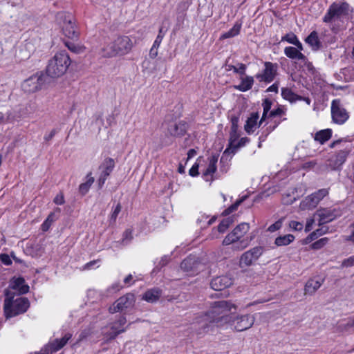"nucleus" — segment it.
<instances>
[{
	"instance_id": "obj_1",
	"label": "nucleus",
	"mask_w": 354,
	"mask_h": 354,
	"mask_svg": "<svg viewBox=\"0 0 354 354\" xmlns=\"http://www.w3.org/2000/svg\"><path fill=\"white\" fill-rule=\"evenodd\" d=\"M232 308L236 309V306L230 301L222 300L214 302L212 310L197 322L198 334L204 335L212 331L214 324L217 326H221L230 322L231 317L226 315V313Z\"/></svg>"
},
{
	"instance_id": "obj_2",
	"label": "nucleus",
	"mask_w": 354,
	"mask_h": 354,
	"mask_svg": "<svg viewBox=\"0 0 354 354\" xmlns=\"http://www.w3.org/2000/svg\"><path fill=\"white\" fill-rule=\"evenodd\" d=\"M15 292L6 290L4 313L6 317H12L25 313L29 307V301L25 297L15 298Z\"/></svg>"
},
{
	"instance_id": "obj_3",
	"label": "nucleus",
	"mask_w": 354,
	"mask_h": 354,
	"mask_svg": "<svg viewBox=\"0 0 354 354\" xmlns=\"http://www.w3.org/2000/svg\"><path fill=\"white\" fill-rule=\"evenodd\" d=\"M134 46L131 39L126 35L117 37L103 48L104 55L107 57L124 56L129 53Z\"/></svg>"
},
{
	"instance_id": "obj_4",
	"label": "nucleus",
	"mask_w": 354,
	"mask_h": 354,
	"mask_svg": "<svg viewBox=\"0 0 354 354\" xmlns=\"http://www.w3.org/2000/svg\"><path fill=\"white\" fill-rule=\"evenodd\" d=\"M71 64V59L68 53L64 51L57 53L48 62L46 73L48 76L56 78L63 75Z\"/></svg>"
},
{
	"instance_id": "obj_5",
	"label": "nucleus",
	"mask_w": 354,
	"mask_h": 354,
	"mask_svg": "<svg viewBox=\"0 0 354 354\" xmlns=\"http://www.w3.org/2000/svg\"><path fill=\"white\" fill-rule=\"evenodd\" d=\"M349 5L346 2L333 3L323 17V21L326 24L332 23L343 15H348Z\"/></svg>"
},
{
	"instance_id": "obj_6",
	"label": "nucleus",
	"mask_w": 354,
	"mask_h": 354,
	"mask_svg": "<svg viewBox=\"0 0 354 354\" xmlns=\"http://www.w3.org/2000/svg\"><path fill=\"white\" fill-rule=\"evenodd\" d=\"M328 194V189H320L302 200L300 203L299 207L301 210L313 209L315 208L319 203Z\"/></svg>"
},
{
	"instance_id": "obj_7",
	"label": "nucleus",
	"mask_w": 354,
	"mask_h": 354,
	"mask_svg": "<svg viewBox=\"0 0 354 354\" xmlns=\"http://www.w3.org/2000/svg\"><path fill=\"white\" fill-rule=\"evenodd\" d=\"M227 315L231 317L230 321L227 323L232 322L234 329L239 332L250 328L253 326L255 320L254 317L250 315H244L236 317L230 315Z\"/></svg>"
},
{
	"instance_id": "obj_8",
	"label": "nucleus",
	"mask_w": 354,
	"mask_h": 354,
	"mask_svg": "<svg viewBox=\"0 0 354 354\" xmlns=\"http://www.w3.org/2000/svg\"><path fill=\"white\" fill-rule=\"evenodd\" d=\"M331 115L335 123L342 124L348 118V113L342 106L339 100H334L331 104Z\"/></svg>"
},
{
	"instance_id": "obj_9",
	"label": "nucleus",
	"mask_w": 354,
	"mask_h": 354,
	"mask_svg": "<svg viewBox=\"0 0 354 354\" xmlns=\"http://www.w3.org/2000/svg\"><path fill=\"white\" fill-rule=\"evenodd\" d=\"M134 295L128 293L122 297H120L118 300H116L114 304L109 307V311L111 313L122 311L124 309L132 307L134 305Z\"/></svg>"
},
{
	"instance_id": "obj_10",
	"label": "nucleus",
	"mask_w": 354,
	"mask_h": 354,
	"mask_svg": "<svg viewBox=\"0 0 354 354\" xmlns=\"http://www.w3.org/2000/svg\"><path fill=\"white\" fill-rule=\"evenodd\" d=\"M264 69L261 73L256 75V78L259 82L270 83L272 82L277 73V64L270 62L264 63Z\"/></svg>"
},
{
	"instance_id": "obj_11",
	"label": "nucleus",
	"mask_w": 354,
	"mask_h": 354,
	"mask_svg": "<svg viewBox=\"0 0 354 354\" xmlns=\"http://www.w3.org/2000/svg\"><path fill=\"white\" fill-rule=\"evenodd\" d=\"M44 84V77L42 75H34L26 80L22 88L27 93H35L40 90Z\"/></svg>"
},
{
	"instance_id": "obj_12",
	"label": "nucleus",
	"mask_w": 354,
	"mask_h": 354,
	"mask_svg": "<svg viewBox=\"0 0 354 354\" xmlns=\"http://www.w3.org/2000/svg\"><path fill=\"white\" fill-rule=\"evenodd\" d=\"M263 250V247L257 246L245 252L241 257L240 264L245 266H251L262 255Z\"/></svg>"
},
{
	"instance_id": "obj_13",
	"label": "nucleus",
	"mask_w": 354,
	"mask_h": 354,
	"mask_svg": "<svg viewBox=\"0 0 354 354\" xmlns=\"http://www.w3.org/2000/svg\"><path fill=\"white\" fill-rule=\"evenodd\" d=\"M234 244L232 246L233 250H242L248 245V241L241 239V237L237 236L234 231L228 234L223 241V245H228Z\"/></svg>"
},
{
	"instance_id": "obj_14",
	"label": "nucleus",
	"mask_w": 354,
	"mask_h": 354,
	"mask_svg": "<svg viewBox=\"0 0 354 354\" xmlns=\"http://www.w3.org/2000/svg\"><path fill=\"white\" fill-rule=\"evenodd\" d=\"M71 334L67 333L61 339H55L41 351V354H53L62 348L71 337Z\"/></svg>"
},
{
	"instance_id": "obj_15",
	"label": "nucleus",
	"mask_w": 354,
	"mask_h": 354,
	"mask_svg": "<svg viewBox=\"0 0 354 354\" xmlns=\"http://www.w3.org/2000/svg\"><path fill=\"white\" fill-rule=\"evenodd\" d=\"M316 215L319 216V225L329 223L337 217L341 216V212L336 209H319L317 211Z\"/></svg>"
},
{
	"instance_id": "obj_16",
	"label": "nucleus",
	"mask_w": 354,
	"mask_h": 354,
	"mask_svg": "<svg viewBox=\"0 0 354 354\" xmlns=\"http://www.w3.org/2000/svg\"><path fill=\"white\" fill-rule=\"evenodd\" d=\"M232 279L227 275L214 278L210 283L211 288L216 291L223 290L232 284Z\"/></svg>"
},
{
	"instance_id": "obj_17",
	"label": "nucleus",
	"mask_w": 354,
	"mask_h": 354,
	"mask_svg": "<svg viewBox=\"0 0 354 354\" xmlns=\"http://www.w3.org/2000/svg\"><path fill=\"white\" fill-rule=\"evenodd\" d=\"M187 131V124L183 121L178 122H171L168 124L167 134L174 137H180L185 135Z\"/></svg>"
},
{
	"instance_id": "obj_18",
	"label": "nucleus",
	"mask_w": 354,
	"mask_h": 354,
	"mask_svg": "<svg viewBox=\"0 0 354 354\" xmlns=\"http://www.w3.org/2000/svg\"><path fill=\"white\" fill-rule=\"evenodd\" d=\"M200 266L201 263L198 259L195 256L190 255L182 261L180 269L187 272L194 273L199 270Z\"/></svg>"
},
{
	"instance_id": "obj_19",
	"label": "nucleus",
	"mask_w": 354,
	"mask_h": 354,
	"mask_svg": "<svg viewBox=\"0 0 354 354\" xmlns=\"http://www.w3.org/2000/svg\"><path fill=\"white\" fill-rule=\"evenodd\" d=\"M6 290L17 291L19 295H22L28 292L29 286L25 284V280L23 278L19 277L12 279Z\"/></svg>"
},
{
	"instance_id": "obj_20",
	"label": "nucleus",
	"mask_w": 354,
	"mask_h": 354,
	"mask_svg": "<svg viewBox=\"0 0 354 354\" xmlns=\"http://www.w3.org/2000/svg\"><path fill=\"white\" fill-rule=\"evenodd\" d=\"M218 161V157L212 156L209 159V164L206 169L203 172V176L206 181H212L213 175L216 171V163Z\"/></svg>"
},
{
	"instance_id": "obj_21",
	"label": "nucleus",
	"mask_w": 354,
	"mask_h": 354,
	"mask_svg": "<svg viewBox=\"0 0 354 354\" xmlns=\"http://www.w3.org/2000/svg\"><path fill=\"white\" fill-rule=\"evenodd\" d=\"M324 279L321 278L310 279L305 285L304 294L313 295L321 287Z\"/></svg>"
},
{
	"instance_id": "obj_22",
	"label": "nucleus",
	"mask_w": 354,
	"mask_h": 354,
	"mask_svg": "<svg viewBox=\"0 0 354 354\" xmlns=\"http://www.w3.org/2000/svg\"><path fill=\"white\" fill-rule=\"evenodd\" d=\"M62 32L66 37L71 39H77L79 37V32L77 28L75 25V21L62 25Z\"/></svg>"
},
{
	"instance_id": "obj_23",
	"label": "nucleus",
	"mask_w": 354,
	"mask_h": 354,
	"mask_svg": "<svg viewBox=\"0 0 354 354\" xmlns=\"http://www.w3.org/2000/svg\"><path fill=\"white\" fill-rule=\"evenodd\" d=\"M348 156V151L341 150L337 152L335 156H333L330 161V167L331 169H336L339 166H341L346 160V157Z\"/></svg>"
},
{
	"instance_id": "obj_24",
	"label": "nucleus",
	"mask_w": 354,
	"mask_h": 354,
	"mask_svg": "<svg viewBox=\"0 0 354 354\" xmlns=\"http://www.w3.org/2000/svg\"><path fill=\"white\" fill-rule=\"evenodd\" d=\"M60 213V208L56 207L53 212H50L46 219L41 224V228L44 232L48 230L52 223L58 219V215Z\"/></svg>"
},
{
	"instance_id": "obj_25",
	"label": "nucleus",
	"mask_w": 354,
	"mask_h": 354,
	"mask_svg": "<svg viewBox=\"0 0 354 354\" xmlns=\"http://www.w3.org/2000/svg\"><path fill=\"white\" fill-rule=\"evenodd\" d=\"M284 54L290 59L305 61L306 57L298 49L292 46L286 47Z\"/></svg>"
},
{
	"instance_id": "obj_26",
	"label": "nucleus",
	"mask_w": 354,
	"mask_h": 354,
	"mask_svg": "<svg viewBox=\"0 0 354 354\" xmlns=\"http://www.w3.org/2000/svg\"><path fill=\"white\" fill-rule=\"evenodd\" d=\"M126 317H120L117 322L113 323V326H111L112 333L111 335V338H114L118 334L125 331V328H123V326L126 324Z\"/></svg>"
},
{
	"instance_id": "obj_27",
	"label": "nucleus",
	"mask_w": 354,
	"mask_h": 354,
	"mask_svg": "<svg viewBox=\"0 0 354 354\" xmlns=\"http://www.w3.org/2000/svg\"><path fill=\"white\" fill-rule=\"evenodd\" d=\"M55 20L60 25H64L75 20L72 13L67 11H59L55 14Z\"/></svg>"
},
{
	"instance_id": "obj_28",
	"label": "nucleus",
	"mask_w": 354,
	"mask_h": 354,
	"mask_svg": "<svg viewBox=\"0 0 354 354\" xmlns=\"http://www.w3.org/2000/svg\"><path fill=\"white\" fill-rule=\"evenodd\" d=\"M161 291L158 288H153L145 292L142 296V299L147 302L154 303L159 299Z\"/></svg>"
},
{
	"instance_id": "obj_29",
	"label": "nucleus",
	"mask_w": 354,
	"mask_h": 354,
	"mask_svg": "<svg viewBox=\"0 0 354 354\" xmlns=\"http://www.w3.org/2000/svg\"><path fill=\"white\" fill-rule=\"evenodd\" d=\"M254 84V78L252 76H246L241 78L240 84L235 86V88L245 92L252 88Z\"/></svg>"
},
{
	"instance_id": "obj_30",
	"label": "nucleus",
	"mask_w": 354,
	"mask_h": 354,
	"mask_svg": "<svg viewBox=\"0 0 354 354\" xmlns=\"http://www.w3.org/2000/svg\"><path fill=\"white\" fill-rule=\"evenodd\" d=\"M115 167V162L111 158L104 159L100 168L102 169L101 174L104 176L109 177Z\"/></svg>"
},
{
	"instance_id": "obj_31",
	"label": "nucleus",
	"mask_w": 354,
	"mask_h": 354,
	"mask_svg": "<svg viewBox=\"0 0 354 354\" xmlns=\"http://www.w3.org/2000/svg\"><path fill=\"white\" fill-rule=\"evenodd\" d=\"M258 119V113H252L250 117L248 118L244 127V129L248 133H251L254 131V128L257 126Z\"/></svg>"
},
{
	"instance_id": "obj_32",
	"label": "nucleus",
	"mask_w": 354,
	"mask_h": 354,
	"mask_svg": "<svg viewBox=\"0 0 354 354\" xmlns=\"http://www.w3.org/2000/svg\"><path fill=\"white\" fill-rule=\"evenodd\" d=\"M306 42L309 44L313 50H318L321 47V42L316 31H313L306 39Z\"/></svg>"
},
{
	"instance_id": "obj_33",
	"label": "nucleus",
	"mask_w": 354,
	"mask_h": 354,
	"mask_svg": "<svg viewBox=\"0 0 354 354\" xmlns=\"http://www.w3.org/2000/svg\"><path fill=\"white\" fill-rule=\"evenodd\" d=\"M241 26H242V24L239 21H236L234 24V25L233 26V27L230 30L223 33L221 35L220 39H225L232 38V37H234L238 35L240 32Z\"/></svg>"
},
{
	"instance_id": "obj_34",
	"label": "nucleus",
	"mask_w": 354,
	"mask_h": 354,
	"mask_svg": "<svg viewBox=\"0 0 354 354\" xmlns=\"http://www.w3.org/2000/svg\"><path fill=\"white\" fill-rule=\"evenodd\" d=\"M332 136V130L326 129L317 132L315 135V140L320 144H324Z\"/></svg>"
},
{
	"instance_id": "obj_35",
	"label": "nucleus",
	"mask_w": 354,
	"mask_h": 354,
	"mask_svg": "<svg viewBox=\"0 0 354 354\" xmlns=\"http://www.w3.org/2000/svg\"><path fill=\"white\" fill-rule=\"evenodd\" d=\"M295 236L292 234L279 236L275 239L274 243L277 246H286L293 242Z\"/></svg>"
},
{
	"instance_id": "obj_36",
	"label": "nucleus",
	"mask_w": 354,
	"mask_h": 354,
	"mask_svg": "<svg viewBox=\"0 0 354 354\" xmlns=\"http://www.w3.org/2000/svg\"><path fill=\"white\" fill-rule=\"evenodd\" d=\"M281 95L285 99L291 102L301 100V97L294 93L290 88H282Z\"/></svg>"
},
{
	"instance_id": "obj_37",
	"label": "nucleus",
	"mask_w": 354,
	"mask_h": 354,
	"mask_svg": "<svg viewBox=\"0 0 354 354\" xmlns=\"http://www.w3.org/2000/svg\"><path fill=\"white\" fill-rule=\"evenodd\" d=\"M167 29L165 28L163 26H161L159 29L158 36L156 37V39H155L153 46L151 47L150 50V53L152 54L153 51L155 48H158L159 46L160 45L162 40L163 37H165L166 32Z\"/></svg>"
},
{
	"instance_id": "obj_38",
	"label": "nucleus",
	"mask_w": 354,
	"mask_h": 354,
	"mask_svg": "<svg viewBox=\"0 0 354 354\" xmlns=\"http://www.w3.org/2000/svg\"><path fill=\"white\" fill-rule=\"evenodd\" d=\"M93 182H94V178L91 176V173H90L89 174L87 175L86 182L83 183L80 185V186H79L80 192L82 195L86 194L88 192L90 187L93 183Z\"/></svg>"
},
{
	"instance_id": "obj_39",
	"label": "nucleus",
	"mask_w": 354,
	"mask_h": 354,
	"mask_svg": "<svg viewBox=\"0 0 354 354\" xmlns=\"http://www.w3.org/2000/svg\"><path fill=\"white\" fill-rule=\"evenodd\" d=\"M250 225L247 223H242L238 225L234 230V232L241 239L249 231Z\"/></svg>"
},
{
	"instance_id": "obj_40",
	"label": "nucleus",
	"mask_w": 354,
	"mask_h": 354,
	"mask_svg": "<svg viewBox=\"0 0 354 354\" xmlns=\"http://www.w3.org/2000/svg\"><path fill=\"white\" fill-rule=\"evenodd\" d=\"M233 223V219L230 217L224 218L218 225V231L219 232H224Z\"/></svg>"
},
{
	"instance_id": "obj_41",
	"label": "nucleus",
	"mask_w": 354,
	"mask_h": 354,
	"mask_svg": "<svg viewBox=\"0 0 354 354\" xmlns=\"http://www.w3.org/2000/svg\"><path fill=\"white\" fill-rule=\"evenodd\" d=\"M262 106H263V115H262V118H261V119L260 120L259 124H261L263 120L265 119V118L266 117L267 113L270 110L271 106H272V102H271V100H270L269 99H265L263 100V103H262Z\"/></svg>"
},
{
	"instance_id": "obj_42",
	"label": "nucleus",
	"mask_w": 354,
	"mask_h": 354,
	"mask_svg": "<svg viewBox=\"0 0 354 354\" xmlns=\"http://www.w3.org/2000/svg\"><path fill=\"white\" fill-rule=\"evenodd\" d=\"M122 206L120 203H118L116 207H115L113 212L111 213V215L110 216L109 223L110 225H113L116 222L117 217L119 214V213L121 212Z\"/></svg>"
},
{
	"instance_id": "obj_43",
	"label": "nucleus",
	"mask_w": 354,
	"mask_h": 354,
	"mask_svg": "<svg viewBox=\"0 0 354 354\" xmlns=\"http://www.w3.org/2000/svg\"><path fill=\"white\" fill-rule=\"evenodd\" d=\"M342 73L344 75V79L346 81H349L354 78V68H345L342 70Z\"/></svg>"
},
{
	"instance_id": "obj_44",
	"label": "nucleus",
	"mask_w": 354,
	"mask_h": 354,
	"mask_svg": "<svg viewBox=\"0 0 354 354\" xmlns=\"http://www.w3.org/2000/svg\"><path fill=\"white\" fill-rule=\"evenodd\" d=\"M328 241V238H322L319 240L314 242L311 245V247H312V248H313L315 250H319V249L322 248V247H324L327 243Z\"/></svg>"
},
{
	"instance_id": "obj_45",
	"label": "nucleus",
	"mask_w": 354,
	"mask_h": 354,
	"mask_svg": "<svg viewBox=\"0 0 354 354\" xmlns=\"http://www.w3.org/2000/svg\"><path fill=\"white\" fill-rule=\"evenodd\" d=\"M297 40V36L292 32L286 34L281 39V41H286L292 44H295Z\"/></svg>"
},
{
	"instance_id": "obj_46",
	"label": "nucleus",
	"mask_w": 354,
	"mask_h": 354,
	"mask_svg": "<svg viewBox=\"0 0 354 354\" xmlns=\"http://www.w3.org/2000/svg\"><path fill=\"white\" fill-rule=\"evenodd\" d=\"M245 197H243L238 201H236L235 203L230 206L227 209L225 210V213L226 214H230L233 212L234 211L236 210L238 207L243 203V201L245 200Z\"/></svg>"
},
{
	"instance_id": "obj_47",
	"label": "nucleus",
	"mask_w": 354,
	"mask_h": 354,
	"mask_svg": "<svg viewBox=\"0 0 354 354\" xmlns=\"http://www.w3.org/2000/svg\"><path fill=\"white\" fill-rule=\"evenodd\" d=\"M239 133L237 130H231L230 135V145L232 147H234V145H236V142L237 141L239 138Z\"/></svg>"
},
{
	"instance_id": "obj_48",
	"label": "nucleus",
	"mask_w": 354,
	"mask_h": 354,
	"mask_svg": "<svg viewBox=\"0 0 354 354\" xmlns=\"http://www.w3.org/2000/svg\"><path fill=\"white\" fill-rule=\"evenodd\" d=\"M283 220V218H281V219L278 220L277 221H276L274 223L270 225L268 228V231H269L270 232H274L279 230L282 226Z\"/></svg>"
},
{
	"instance_id": "obj_49",
	"label": "nucleus",
	"mask_w": 354,
	"mask_h": 354,
	"mask_svg": "<svg viewBox=\"0 0 354 354\" xmlns=\"http://www.w3.org/2000/svg\"><path fill=\"white\" fill-rule=\"evenodd\" d=\"M66 46L68 47V48L71 50L72 52L79 53L84 50L83 48L81 46H77L75 44L70 42H66Z\"/></svg>"
},
{
	"instance_id": "obj_50",
	"label": "nucleus",
	"mask_w": 354,
	"mask_h": 354,
	"mask_svg": "<svg viewBox=\"0 0 354 354\" xmlns=\"http://www.w3.org/2000/svg\"><path fill=\"white\" fill-rule=\"evenodd\" d=\"M289 226L290 228L296 230V231H301L303 229V224L300 222L296 221H292L289 223Z\"/></svg>"
},
{
	"instance_id": "obj_51",
	"label": "nucleus",
	"mask_w": 354,
	"mask_h": 354,
	"mask_svg": "<svg viewBox=\"0 0 354 354\" xmlns=\"http://www.w3.org/2000/svg\"><path fill=\"white\" fill-rule=\"evenodd\" d=\"M249 138L247 137L241 138L238 142L234 145V147H233L234 150H236L238 148L241 147L244 145H245L248 142H249Z\"/></svg>"
},
{
	"instance_id": "obj_52",
	"label": "nucleus",
	"mask_w": 354,
	"mask_h": 354,
	"mask_svg": "<svg viewBox=\"0 0 354 354\" xmlns=\"http://www.w3.org/2000/svg\"><path fill=\"white\" fill-rule=\"evenodd\" d=\"M0 260L3 264L6 266H10L12 264L11 259L7 254H1L0 255Z\"/></svg>"
},
{
	"instance_id": "obj_53",
	"label": "nucleus",
	"mask_w": 354,
	"mask_h": 354,
	"mask_svg": "<svg viewBox=\"0 0 354 354\" xmlns=\"http://www.w3.org/2000/svg\"><path fill=\"white\" fill-rule=\"evenodd\" d=\"M326 232H327V229H324V227H322V228L317 229L316 231L312 232L310 236L311 239H315L317 236H321L322 234H324L325 233H326Z\"/></svg>"
},
{
	"instance_id": "obj_54",
	"label": "nucleus",
	"mask_w": 354,
	"mask_h": 354,
	"mask_svg": "<svg viewBox=\"0 0 354 354\" xmlns=\"http://www.w3.org/2000/svg\"><path fill=\"white\" fill-rule=\"evenodd\" d=\"M53 202L57 205H63L65 203L64 197L62 193H59L57 194Z\"/></svg>"
},
{
	"instance_id": "obj_55",
	"label": "nucleus",
	"mask_w": 354,
	"mask_h": 354,
	"mask_svg": "<svg viewBox=\"0 0 354 354\" xmlns=\"http://www.w3.org/2000/svg\"><path fill=\"white\" fill-rule=\"evenodd\" d=\"M132 239V231L130 229H127L123 234L122 242H124L126 240L131 241Z\"/></svg>"
},
{
	"instance_id": "obj_56",
	"label": "nucleus",
	"mask_w": 354,
	"mask_h": 354,
	"mask_svg": "<svg viewBox=\"0 0 354 354\" xmlns=\"http://www.w3.org/2000/svg\"><path fill=\"white\" fill-rule=\"evenodd\" d=\"M351 233L350 235L345 236L344 240L351 241L354 243V223L350 225Z\"/></svg>"
},
{
	"instance_id": "obj_57",
	"label": "nucleus",
	"mask_w": 354,
	"mask_h": 354,
	"mask_svg": "<svg viewBox=\"0 0 354 354\" xmlns=\"http://www.w3.org/2000/svg\"><path fill=\"white\" fill-rule=\"evenodd\" d=\"M231 130H238L239 118L233 116L231 118Z\"/></svg>"
},
{
	"instance_id": "obj_58",
	"label": "nucleus",
	"mask_w": 354,
	"mask_h": 354,
	"mask_svg": "<svg viewBox=\"0 0 354 354\" xmlns=\"http://www.w3.org/2000/svg\"><path fill=\"white\" fill-rule=\"evenodd\" d=\"M343 266L346 267H351L354 266V256H352L343 261Z\"/></svg>"
},
{
	"instance_id": "obj_59",
	"label": "nucleus",
	"mask_w": 354,
	"mask_h": 354,
	"mask_svg": "<svg viewBox=\"0 0 354 354\" xmlns=\"http://www.w3.org/2000/svg\"><path fill=\"white\" fill-rule=\"evenodd\" d=\"M189 174L192 176H196L198 174V165L194 164L189 171Z\"/></svg>"
},
{
	"instance_id": "obj_60",
	"label": "nucleus",
	"mask_w": 354,
	"mask_h": 354,
	"mask_svg": "<svg viewBox=\"0 0 354 354\" xmlns=\"http://www.w3.org/2000/svg\"><path fill=\"white\" fill-rule=\"evenodd\" d=\"M296 201V198L293 197L292 198L290 194H288L286 196L283 197V202L285 204H292L294 203V201Z\"/></svg>"
},
{
	"instance_id": "obj_61",
	"label": "nucleus",
	"mask_w": 354,
	"mask_h": 354,
	"mask_svg": "<svg viewBox=\"0 0 354 354\" xmlns=\"http://www.w3.org/2000/svg\"><path fill=\"white\" fill-rule=\"evenodd\" d=\"M282 113H283V110L281 108H277L275 110L271 111L270 115L271 117H275L277 115H281L282 114Z\"/></svg>"
},
{
	"instance_id": "obj_62",
	"label": "nucleus",
	"mask_w": 354,
	"mask_h": 354,
	"mask_svg": "<svg viewBox=\"0 0 354 354\" xmlns=\"http://www.w3.org/2000/svg\"><path fill=\"white\" fill-rule=\"evenodd\" d=\"M278 88H279L278 84L277 83H274L272 85H271L270 86H269L268 88L267 89V91H269V92L277 93L278 92Z\"/></svg>"
},
{
	"instance_id": "obj_63",
	"label": "nucleus",
	"mask_w": 354,
	"mask_h": 354,
	"mask_svg": "<svg viewBox=\"0 0 354 354\" xmlns=\"http://www.w3.org/2000/svg\"><path fill=\"white\" fill-rule=\"evenodd\" d=\"M246 66L243 64H239L238 73L245 75Z\"/></svg>"
},
{
	"instance_id": "obj_64",
	"label": "nucleus",
	"mask_w": 354,
	"mask_h": 354,
	"mask_svg": "<svg viewBox=\"0 0 354 354\" xmlns=\"http://www.w3.org/2000/svg\"><path fill=\"white\" fill-rule=\"evenodd\" d=\"M315 165H316L315 162L310 161V162L304 163L302 167L304 169H310V168H313Z\"/></svg>"
}]
</instances>
